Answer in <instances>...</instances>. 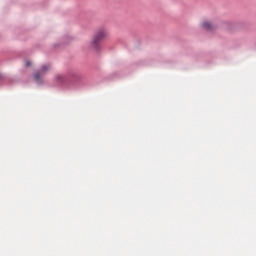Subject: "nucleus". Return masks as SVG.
<instances>
[{
  "mask_svg": "<svg viewBox=\"0 0 256 256\" xmlns=\"http://www.w3.org/2000/svg\"><path fill=\"white\" fill-rule=\"evenodd\" d=\"M13 85V80L9 76H5L0 73V87L3 85Z\"/></svg>",
  "mask_w": 256,
  "mask_h": 256,
  "instance_id": "4",
  "label": "nucleus"
},
{
  "mask_svg": "<svg viewBox=\"0 0 256 256\" xmlns=\"http://www.w3.org/2000/svg\"><path fill=\"white\" fill-rule=\"evenodd\" d=\"M62 44H54V47H60Z\"/></svg>",
  "mask_w": 256,
  "mask_h": 256,
  "instance_id": "7",
  "label": "nucleus"
},
{
  "mask_svg": "<svg viewBox=\"0 0 256 256\" xmlns=\"http://www.w3.org/2000/svg\"><path fill=\"white\" fill-rule=\"evenodd\" d=\"M105 37H107V31L100 29L96 31L91 40H90V49L94 51V53H101L103 49V42L105 41Z\"/></svg>",
  "mask_w": 256,
  "mask_h": 256,
  "instance_id": "2",
  "label": "nucleus"
},
{
  "mask_svg": "<svg viewBox=\"0 0 256 256\" xmlns=\"http://www.w3.org/2000/svg\"><path fill=\"white\" fill-rule=\"evenodd\" d=\"M54 85L63 91L67 89H79L83 85V77L77 70H69L66 75L56 74Z\"/></svg>",
  "mask_w": 256,
  "mask_h": 256,
  "instance_id": "1",
  "label": "nucleus"
},
{
  "mask_svg": "<svg viewBox=\"0 0 256 256\" xmlns=\"http://www.w3.org/2000/svg\"><path fill=\"white\" fill-rule=\"evenodd\" d=\"M201 27L204 29V31H214L215 25H212L209 21H204L201 23Z\"/></svg>",
  "mask_w": 256,
  "mask_h": 256,
  "instance_id": "5",
  "label": "nucleus"
},
{
  "mask_svg": "<svg viewBox=\"0 0 256 256\" xmlns=\"http://www.w3.org/2000/svg\"><path fill=\"white\" fill-rule=\"evenodd\" d=\"M25 67H31V61L25 60Z\"/></svg>",
  "mask_w": 256,
  "mask_h": 256,
  "instance_id": "6",
  "label": "nucleus"
},
{
  "mask_svg": "<svg viewBox=\"0 0 256 256\" xmlns=\"http://www.w3.org/2000/svg\"><path fill=\"white\" fill-rule=\"evenodd\" d=\"M51 69V65L43 64L37 72L32 74V79L38 87L45 85V75H47V71Z\"/></svg>",
  "mask_w": 256,
  "mask_h": 256,
  "instance_id": "3",
  "label": "nucleus"
}]
</instances>
